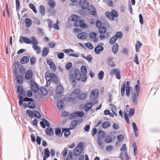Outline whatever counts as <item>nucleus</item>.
<instances>
[{
  "instance_id": "a878e982",
  "label": "nucleus",
  "mask_w": 160,
  "mask_h": 160,
  "mask_svg": "<svg viewBox=\"0 0 160 160\" xmlns=\"http://www.w3.org/2000/svg\"><path fill=\"white\" fill-rule=\"evenodd\" d=\"M89 12L92 15H94L96 13V10L93 6H90L88 9Z\"/></svg>"
},
{
  "instance_id": "412c9836",
  "label": "nucleus",
  "mask_w": 160,
  "mask_h": 160,
  "mask_svg": "<svg viewBox=\"0 0 160 160\" xmlns=\"http://www.w3.org/2000/svg\"><path fill=\"white\" fill-rule=\"evenodd\" d=\"M33 73L31 70H28L25 74V78L27 80L31 79L32 77Z\"/></svg>"
},
{
  "instance_id": "6e6d98bb",
  "label": "nucleus",
  "mask_w": 160,
  "mask_h": 160,
  "mask_svg": "<svg viewBox=\"0 0 160 160\" xmlns=\"http://www.w3.org/2000/svg\"><path fill=\"white\" fill-rule=\"evenodd\" d=\"M55 133L56 135L60 136L61 133V129L58 128H56Z\"/></svg>"
},
{
  "instance_id": "7c9ffc66",
  "label": "nucleus",
  "mask_w": 160,
  "mask_h": 160,
  "mask_svg": "<svg viewBox=\"0 0 160 160\" xmlns=\"http://www.w3.org/2000/svg\"><path fill=\"white\" fill-rule=\"evenodd\" d=\"M142 44V43L139 41H136V43L135 45V49L137 52L139 51V49L141 47Z\"/></svg>"
},
{
  "instance_id": "13d9d810",
  "label": "nucleus",
  "mask_w": 160,
  "mask_h": 160,
  "mask_svg": "<svg viewBox=\"0 0 160 160\" xmlns=\"http://www.w3.org/2000/svg\"><path fill=\"white\" fill-rule=\"evenodd\" d=\"M85 45L89 49H92L93 48L92 45L90 42L87 43L85 44Z\"/></svg>"
},
{
  "instance_id": "c85d7f7f",
  "label": "nucleus",
  "mask_w": 160,
  "mask_h": 160,
  "mask_svg": "<svg viewBox=\"0 0 160 160\" xmlns=\"http://www.w3.org/2000/svg\"><path fill=\"white\" fill-rule=\"evenodd\" d=\"M49 52L48 48L47 47H44L42 51V55L43 57H46L48 54Z\"/></svg>"
},
{
  "instance_id": "4468645a",
  "label": "nucleus",
  "mask_w": 160,
  "mask_h": 160,
  "mask_svg": "<svg viewBox=\"0 0 160 160\" xmlns=\"http://www.w3.org/2000/svg\"><path fill=\"white\" fill-rule=\"evenodd\" d=\"M47 64L49 65L51 70L53 71H55L56 69V67L54 62L51 60L49 59H47Z\"/></svg>"
},
{
  "instance_id": "c9c22d12",
  "label": "nucleus",
  "mask_w": 160,
  "mask_h": 160,
  "mask_svg": "<svg viewBox=\"0 0 160 160\" xmlns=\"http://www.w3.org/2000/svg\"><path fill=\"white\" fill-rule=\"evenodd\" d=\"M117 39V38L114 35L110 38L109 40V43L111 44H112L116 42Z\"/></svg>"
},
{
  "instance_id": "7ed1b4c3",
  "label": "nucleus",
  "mask_w": 160,
  "mask_h": 160,
  "mask_svg": "<svg viewBox=\"0 0 160 160\" xmlns=\"http://www.w3.org/2000/svg\"><path fill=\"white\" fill-rule=\"evenodd\" d=\"M19 42L22 43L24 42L26 44H32L33 43H37V39L33 36L30 37V38L26 37L21 36L20 37Z\"/></svg>"
},
{
  "instance_id": "39448f33",
  "label": "nucleus",
  "mask_w": 160,
  "mask_h": 160,
  "mask_svg": "<svg viewBox=\"0 0 160 160\" xmlns=\"http://www.w3.org/2000/svg\"><path fill=\"white\" fill-rule=\"evenodd\" d=\"M105 15L106 17L110 20L114 21L115 18L118 16V14L117 11L115 10H112L111 12L107 11L105 12Z\"/></svg>"
},
{
  "instance_id": "c03bdc74",
  "label": "nucleus",
  "mask_w": 160,
  "mask_h": 160,
  "mask_svg": "<svg viewBox=\"0 0 160 160\" xmlns=\"http://www.w3.org/2000/svg\"><path fill=\"white\" fill-rule=\"evenodd\" d=\"M45 155L46 158H48L50 156V152L47 148H45L44 149Z\"/></svg>"
},
{
  "instance_id": "9d476101",
  "label": "nucleus",
  "mask_w": 160,
  "mask_h": 160,
  "mask_svg": "<svg viewBox=\"0 0 160 160\" xmlns=\"http://www.w3.org/2000/svg\"><path fill=\"white\" fill-rule=\"evenodd\" d=\"M64 88L62 86L59 85L58 86L56 89V97L59 98L62 96V93L63 92Z\"/></svg>"
},
{
  "instance_id": "69168bd1",
  "label": "nucleus",
  "mask_w": 160,
  "mask_h": 160,
  "mask_svg": "<svg viewBox=\"0 0 160 160\" xmlns=\"http://www.w3.org/2000/svg\"><path fill=\"white\" fill-rule=\"evenodd\" d=\"M47 21L48 22V26L50 28H52V27L53 24L52 21L49 19H47Z\"/></svg>"
},
{
  "instance_id": "e433bc0d",
  "label": "nucleus",
  "mask_w": 160,
  "mask_h": 160,
  "mask_svg": "<svg viewBox=\"0 0 160 160\" xmlns=\"http://www.w3.org/2000/svg\"><path fill=\"white\" fill-rule=\"evenodd\" d=\"M86 34L85 32H82L78 35V37L81 39H83L86 38Z\"/></svg>"
},
{
  "instance_id": "0eeeda50",
  "label": "nucleus",
  "mask_w": 160,
  "mask_h": 160,
  "mask_svg": "<svg viewBox=\"0 0 160 160\" xmlns=\"http://www.w3.org/2000/svg\"><path fill=\"white\" fill-rule=\"evenodd\" d=\"M81 92L80 90L78 89L75 90L69 96L68 100L69 102H72L77 98L78 95Z\"/></svg>"
},
{
  "instance_id": "423d86ee",
  "label": "nucleus",
  "mask_w": 160,
  "mask_h": 160,
  "mask_svg": "<svg viewBox=\"0 0 160 160\" xmlns=\"http://www.w3.org/2000/svg\"><path fill=\"white\" fill-rule=\"evenodd\" d=\"M83 143L82 142H79L77 146L73 150V152L74 155L78 156L82 152L83 149Z\"/></svg>"
},
{
  "instance_id": "09e8293b",
  "label": "nucleus",
  "mask_w": 160,
  "mask_h": 160,
  "mask_svg": "<svg viewBox=\"0 0 160 160\" xmlns=\"http://www.w3.org/2000/svg\"><path fill=\"white\" fill-rule=\"evenodd\" d=\"M104 140L105 142L108 143L111 142L112 138L110 136H107L105 137Z\"/></svg>"
},
{
  "instance_id": "49530a36",
  "label": "nucleus",
  "mask_w": 160,
  "mask_h": 160,
  "mask_svg": "<svg viewBox=\"0 0 160 160\" xmlns=\"http://www.w3.org/2000/svg\"><path fill=\"white\" fill-rule=\"evenodd\" d=\"M39 11L42 15H44L45 12V8L44 6L42 5H41L40 6Z\"/></svg>"
},
{
  "instance_id": "6ab92c4d",
  "label": "nucleus",
  "mask_w": 160,
  "mask_h": 160,
  "mask_svg": "<svg viewBox=\"0 0 160 160\" xmlns=\"http://www.w3.org/2000/svg\"><path fill=\"white\" fill-rule=\"evenodd\" d=\"M31 87L32 91L36 92L39 90V88L37 84L34 82H32L31 83Z\"/></svg>"
},
{
  "instance_id": "4d7b16f0",
  "label": "nucleus",
  "mask_w": 160,
  "mask_h": 160,
  "mask_svg": "<svg viewBox=\"0 0 160 160\" xmlns=\"http://www.w3.org/2000/svg\"><path fill=\"white\" fill-rule=\"evenodd\" d=\"M103 139V138L102 137H98L97 139V142L99 146H101L102 144V140Z\"/></svg>"
},
{
  "instance_id": "bb28decb",
  "label": "nucleus",
  "mask_w": 160,
  "mask_h": 160,
  "mask_svg": "<svg viewBox=\"0 0 160 160\" xmlns=\"http://www.w3.org/2000/svg\"><path fill=\"white\" fill-rule=\"evenodd\" d=\"M92 105V102H88L84 106V109L86 111H88L90 110Z\"/></svg>"
},
{
  "instance_id": "3c124183",
  "label": "nucleus",
  "mask_w": 160,
  "mask_h": 160,
  "mask_svg": "<svg viewBox=\"0 0 160 160\" xmlns=\"http://www.w3.org/2000/svg\"><path fill=\"white\" fill-rule=\"evenodd\" d=\"M106 31V29L104 27H101L99 29V32L101 33H105Z\"/></svg>"
},
{
  "instance_id": "6e6552de",
  "label": "nucleus",
  "mask_w": 160,
  "mask_h": 160,
  "mask_svg": "<svg viewBox=\"0 0 160 160\" xmlns=\"http://www.w3.org/2000/svg\"><path fill=\"white\" fill-rule=\"evenodd\" d=\"M26 113L29 117L31 118H33V117H34L37 118H40L41 117L40 114L37 110H34L33 112H32L30 110H27Z\"/></svg>"
},
{
  "instance_id": "b1692460",
  "label": "nucleus",
  "mask_w": 160,
  "mask_h": 160,
  "mask_svg": "<svg viewBox=\"0 0 160 160\" xmlns=\"http://www.w3.org/2000/svg\"><path fill=\"white\" fill-rule=\"evenodd\" d=\"M46 132L47 135L50 136L53 134V130L51 127H49L46 129Z\"/></svg>"
},
{
  "instance_id": "f03ea898",
  "label": "nucleus",
  "mask_w": 160,
  "mask_h": 160,
  "mask_svg": "<svg viewBox=\"0 0 160 160\" xmlns=\"http://www.w3.org/2000/svg\"><path fill=\"white\" fill-rule=\"evenodd\" d=\"M79 17L76 14L72 15L70 18V20L72 21H75L74 22V25L75 27H78L80 26L81 28H86L87 27V25L84 23V20L83 19L78 20Z\"/></svg>"
},
{
  "instance_id": "603ef678",
  "label": "nucleus",
  "mask_w": 160,
  "mask_h": 160,
  "mask_svg": "<svg viewBox=\"0 0 160 160\" xmlns=\"http://www.w3.org/2000/svg\"><path fill=\"white\" fill-rule=\"evenodd\" d=\"M77 117H82L84 115V113L82 111H78L76 112Z\"/></svg>"
},
{
  "instance_id": "ddd939ff",
  "label": "nucleus",
  "mask_w": 160,
  "mask_h": 160,
  "mask_svg": "<svg viewBox=\"0 0 160 160\" xmlns=\"http://www.w3.org/2000/svg\"><path fill=\"white\" fill-rule=\"evenodd\" d=\"M109 73L111 75L115 74L116 78L118 79H120L121 78L120 70L117 68H115L112 69L109 72Z\"/></svg>"
},
{
  "instance_id": "1a4fd4ad",
  "label": "nucleus",
  "mask_w": 160,
  "mask_h": 160,
  "mask_svg": "<svg viewBox=\"0 0 160 160\" xmlns=\"http://www.w3.org/2000/svg\"><path fill=\"white\" fill-rule=\"evenodd\" d=\"M99 94L98 90L97 89H95L92 90L90 95V98L91 100L92 101H94L98 98Z\"/></svg>"
},
{
  "instance_id": "4be33fe9",
  "label": "nucleus",
  "mask_w": 160,
  "mask_h": 160,
  "mask_svg": "<svg viewBox=\"0 0 160 160\" xmlns=\"http://www.w3.org/2000/svg\"><path fill=\"white\" fill-rule=\"evenodd\" d=\"M78 123V121L77 120H74L72 121L70 124L69 128L70 129H72L77 125Z\"/></svg>"
},
{
  "instance_id": "dca6fc26",
  "label": "nucleus",
  "mask_w": 160,
  "mask_h": 160,
  "mask_svg": "<svg viewBox=\"0 0 160 160\" xmlns=\"http://www.w3.org/2000/svg\"><path fill=\"white\" fill-rule=\"evenodd\" d=\"M37 42L36 43H33L32 47L34 50L36 51V52L37 54H39L41 52V50L40 48L38 45V42L37 40Z\"/></svg>"
},
{
  "instance_id": "79ce46f5",
  "label": "nucleus",
  "mask_w": 160,
  "mask_h": 160,
  "mask_svg": "<svg viewBox=\"0 0 160 160\" xmlns=\"http://www.w3.org/2000/svg\"><path fill=\"white\" fill-rule=\"evenodd\" d=\"M114 36L117 38V39H121L122 36V33L121 32H117Z\"/></svg>"
},
{
  "instance_id": "e2e57ef3",
  "label": "nucleus",
  "mask_w": 160,
  "mask_h": 160,
  "mask_svg": "<svg viewBox=\"0 0 160 160\" xmlns=\"http://www.w3.org/2000/svg\"><path fill=\"white\" fill-rule=\"evenodd\" d=\"M134 62L137 64H139V62L138 58V55L137 54L135 55L134 58Z\"/></svg>"
},
{
  "instance_id": "4c0bfd02",
  "label": "nucleus",
  "mask_w": 160,
  "mask_h": 160,
  "mask_svg": "<svg viewBox=\"0 0 160 160\" xmlns=\"http://www.w3.org/2000/svg\"><path fill=\"white\" fill-rule=\"evenodd\" d=\"M17 91L21 95H25V94L23 93V90L22 87L21 86H18V87Z\"/></svg>"
},
{
  "instance_id": "774afa93",
  "label": "nucleus",
  "mask_w": 160,
  "mask_h": 160,
  "mask_svg": "<svg viewBox=\"0 0 160 160\" xmlns=\"http://www.w3.org/2000/svg\"><path fill=\"white\" fill-rule=\"evenodd\" d=\"M117 139L119 142H121L123 141V136L122 134H120L118 135L117 137Z\"/></svg>"
},
{
  "instance_id": "a18cd8bd",
  "label": "nucleus",
  "mask_w": 160,
  "mask_h": 160,
  "mask_svg": "<svg viewBox=\"0 0 160 160\" xmlns=\"http://www.w3.org/2000/svg\"><path fill=\"white\" fill-rule=\"evenodd\" d=\"M96 36V34L93 32H91L90 34V37L91 38H94V42H96L97 41V39L96 38H95Z\"/></svg>"
},
{
  "instance_id": "a211bd4d",
  "label": "nucleus",
  "mask_w": 160,
  "mask_h": 160,
  "mask_svg": "<svg viewBox=\"0 0 160 160\" xmlns=\"http://www.w3.org/2000/svg\"><path fill=\"white\" fill-rule=\"evenodd\" d=\"M87 92H83L78 94L77 98L79 100H83L85 99L88 95Z\"/></svg>"
},
{
  "instance_id": "c756f323",
  "label": "nucleus",
  "mask_w": 160,
  "mask_h": 160,
  "mask_svg": "<svg viewBox=\"0 0 160 160\" xmlns=\"http://www.w3.org/2000/svg\"><path fill=\"white\" fill-rule=\"evenodd\" d=\"M118 44L117 43H114L112 46V51L114 54H116L118 51Z\"/></svg>"
},
{
  "instance_id": "9b49d317",
  "label": "nucleus",
  "mask_w": 160,
  "mask_h": 160,
  "mask_svg": "<svg viewBox=\"0 0 160 160\" xmlns=\"http://www.w3.org/2000/svg\"><path fill=\"white\" fill-rule=\"evenodd\" d=\"M81 71L82 75V81L83 82H85L87 78V68L84 65H82L81 68Z\"/></svg>"
},
{
  "instance_id": "37998d69",
  "label": "nucleus",
  "mask_w": 160,
  "mask_h": 160,
  "mask_svg": "<svg viewBox=\"0 0 160 160\" xmlns=\"http://www.w3.org/2000/svg\"><path fill=\"white\" fill-rule=\"evenodd\" d=\"M28 107L29 108H34L35 107V105L34 103L32 102V101H31L30 102L28 103Z\"/></svg>"
},
{
  "instance_id": "f3484780",
  "label": "nucleus",
  "mask_w": 160,
  "mask_h": 160,
  "mask_svg": "<svg viewBox=\"0 0 160 160\" xmlns=\"http://www.w3.org/2000/svg\"><path fill=\"white\" fill-rule=\"evenodd\" d=\"M138 93L133 92L131 96V100L132 103L133 104L136 105L137 103V98L138 96Z\"/></svg>"
},
{
  "instance_id": "5701e85b",
  "label": "nucleus",
  "mask_w": 160,
  "mask_h": 160,
  "mask_svg": "<svg viewBox=\"0 0 160 160\" xmlns=\"http://www.w3.org/2000/svg\"><path fill=\"white\" fill-rule=\"evenodd\" d=\"M57 106L59 110H62L64 108V104L63 102L61 100H59L57 102Z\"/></svg>"
},
{
  "instance_id": "f8f14e48",
  "label": "nucleus",
  "mask_w": 160,
  "mask_h": 160,
  "mask_svg": "<svg viewBox=\"0 0 160 160\" xmlns=\"http://www.w3.org/2000/svg\"><path fill=\"white\" fill-rule=\"evenodd\" d=\"M109 73L111 75L115 74L116 78L118 79H120L121 78L120 70L117 68H115L112 69L109 72Z\"/></svg>"
},
{
  "instance_id": "ea45409f",
  "label": "nucleus",
  "mask_w": 160,
  "mask_h": 160,
  "mask_svg": "<svg viewBox=\"0 0 160 160\" xmlns=\"http://www.w3.org/2000/svg\"><path fill=\"white\" fill-rule=\"evenodd\" d=\"M17 80L18 83L21 84L23 82L22 76L20 75H18L17 77Z\"/></svg>"
},
{
  "instance_id": "052dcab7",
  "label": "nucleus",
  "mask_w": 160,
  "mask_h": 160,
  "mask_svg": "<svg viewBox=\"0 0 160 160\" xmlns=\"http://www.w3.org/2000/svg\"><path fill=\"white\" fill-rule=\"evenodd\" d=\"M104 72L102 71H100L98 74V78L100 79L101 80L102 79L103 77Z\"/></svg>"
},
{
  "instance_id": "680f3d73",
  "label": "nucleus",
  "mask_w": 160,
  "mask_h": 160,
  "mask_svg": "<svg viewBox=\"0 0 160 160\" xmlns=\"http://www.w3.org/2000/svg\"><path fill=\"white\" fill-rule=\"evenodd\" d=\"M72 67V63L71 62H69L66 65V68L67 70H69Z\"/></svg>"
},
{
  "instance_id": "2eb2a0df",
  "label": "nucleus",
  "mask_w": 160,
  "mask_h": 160,
  "mask_svg": "<svg viewBox=\"0 0 160 160\" xmlns=\"http://www.w3.org/2000/svg\"><path fill=\"white\" fill-rule=\"evenodd\" d=\"M79 5L82 8L86 9L88 7L89 3L85 0H81L79 2Z\"/></svg>"
},
{
  "instance_id": "f704fd0d",
  "label": "nucleus",
  "mask_w": 160,
  "mask_h": 160,
  "mask_svg": "<svg viewBox=\"0 0 160 160\" xmlns=\"http://www.w3.org/2000/svg\"><path fill=\"white\" fill-rule=\"evenodd\" d=\"M132 125L133 128L134 129V131L135 132V135L136 137H137L138 135V129L136 126V124L134 122H133L132 124Z\"/></svg>"
},
{
  "instance_id": "5fc2aeb1",
  "label": "nucleus",
  "mask_w": 160,
  "mask_h": 160,
  "mask_svg": "<svg viewBox=\"0 0 160 160\" xmlns=\"http://www.w3.org/2000/svg\"><path fill=\"white\" fill-rule=\"evenodd\" d=\"M64 131V136L65 137H67L70 133V132L68 129H65L63 130V131Z\"/></svg>"
},
{
  "instance_id": "72a5a7b5",
  "label": "nucleus",
  "mask_w": 160,
  "mask_h": 160,
  "mask_svg": "<svg viewBox=\"0 0 160 160\" xmlns=\"http://www.w3.org/2000/svg\"><path fill=\"white\" fill-rule=\"evenodd\" d=\"M110 125V122L108 121H105L102 124V128L106 129L108 128Z\"/></svg>"
},
{
  "instance_id": "de8ad7c7",
  "label": "nucleus",
  "mask_w": 160,
  "mask_h": 160,
  "mask_svg": "<svg viewBox=\"0 0 160 160\" xmlns=\"http://www.w3.org/2000/svg\"><path fill=\"white\" fill-rule=\"evenodd\" d=\"M40 90L42 93L43 95H46L48 94V91L44 88L41 87L40 88Z\"/></svg>"
},
{
  "instance_id": "20e7f679",
  "label": "nucleus",
  "mask_w": 160,
  "mask_h": 160,
  "mask_svg": "<svg viewBox=\"0 0 160 160\" xmlns=\"http://www.w3.org/2000/svg\"><path fill=\"white\" fill-rule=\"evenodd\" d=\"M45 76L47 81V84L48 82L49 84L50 81L55 82H57L58 81V78L54 73H50L49 72H47L45 73Z\"/></svg>"
},
{
  "instance_id": "0e129e2a",
  "label": "nucleus",
  "mask_w": 160,
  "mask_h": 160,
  "mask_svg": "<svg viewBox=\"0 0 160 160\" xmlns=\"http://www.w3.org/2000/svg\"><path fill=\"white\" fill-rule=\"evenodd\" d=\"M97 129L95 128H93L92 131V137H94L95 135L97 134Z\"/></svg>"
},
{
  "instance_id": "cd10ccee",
  "label": "nucleus",
  "mask_w": 160,
  "mask_h": 160,
  "mask_svg": "<svg viewBox=\"0 0 160 160\" xmlns=\"http://www.w3.org/2000/svg\"><path fill=\"white\" fill-rule=\"evenodd\" d=\"M29 58L27 56H24L22 57L20 60V62L22 64H24L27 63L29 61Z\"/></svg>"
},
{
  "instance_id": "8fccbe9b",
  "label": "nucleus",
  "mask_w": 160,
  "mask_h": 160,
  "mask_svg": "<svg viewBox=\"0 0 160 160\" xmlns=\"http://www.w3.org/2000/svg\"><path fill=\"white\" fill-rule=\"evenodd\" d=\"M77 117L76 112L72 113L69 116V118L70 119H74Z\"/></svg>"
},
{
  "instance_id": "864d4df0",
  "label": "nucleus",
  "mask_w": 160,
  "mask_h": 160,
  "mask_svg": "<svg viewBox=\"0 0 160 160\" xmlns=\"http://www.w3.org/2000/svg\"><path fill=\"white\" fill-rule=\"evenodd\" d=\"M48 4L50 7L52 8H54L55 6V3L54 1H51L48 2Z\"/></svg>"
},
{
  "instance_id": "338daca9",
  "label": "nucleus",
  "mask_w": 160,
  "mask_h": 160,
  "mask_svg": "<svg viewBox=\"0 0 160 160\" xmlns=\"http://www.w3.org/2000/svg\"><path fill=\"white\" fill-rule=\"evenodd\" d=\"M58 23H59V22L58 21V20L57 19V20L56 23L54 24L53 25V28L55 29L58 30L59 29V27L58 25Z\"/></svg>"
},
{
  "instance_id": "58836bf2",
  "label": "nucleus",
  "mask_w": 160,
  "mask_h": 160,
  "mask_svg": "<svg viewBox=\"0 0 160 160\" xmlns=\"http://www.w3.org/2000/svg\"><path fill=\"white\" fill-rule=\"evenodd\" d=\"M126 85L125 82H124V83L122 85L121 87V93L122 96L124 95Z\"/></svg>"
},
{
  "instance_id": "2f4dec72",
  "label": "nucleus",
  "mask_w": 160,
  "mask_h": 160,
  "mask_svg": "<svg viewBox=\"0 0 160 160\" xmlns=\"http://www.w3.org/2000/svg\"><path fill=\"white\" fill-rule=\"evenodd\" d=\"M103 49L102 47L98 45L95 48V52L97 54H99V52L102 51Z\"/></svg>"
},
{
  "instance_id": "393cba45",
  "label": "nucleus",
  "mask_w": 160,
  "mask_h": 160,
  "mask_svg": "<svg viewBox=\"0 0 160 160\" xmlns=\"http://www.w3.org/2000/svg\"><path fill=\"white\" fill-rule=\"evenodd\" d=\"M73 154L72 152H69L67 156L63 157L64 160H73Z\"/></svg>"
},
{
  "instance_id": "473e14b6",
  "label": "nucleus",
  "mask_w": 160,
  "mask_h": 160,
  "mask_svg": "<svg viewBox=\"0 0 160 160\" xmlns=\"http://www.w3.org/2000/svg\"><path fill=\"white\" fill-rule=\"evenodd\" d=\"M25 23H26V26L27 27H30L32 24L31 20L29 18H26L25 20Z\"/></svg>"
},
{
  "instance_id": "aec40b11",
  "label": "nucleus",
  "mask_w": 160,
  "mask_h": 160,
  "mask_svg": "<svg viewBox=\"0 0 160 160\" xmlns=\"http://www.w3.org/2000/svg\"><path fill=\"white\" fill-rule=\"evenodd\" d=\"M113 58L111 57H109L108 58V65L111 67L113 68L115 67L116 65L115 63L112 61Z\"/></svg>"
},
{
  "instance_id": "f257e3e1",
  "label": "nucleus",
  "mask_w": 160,
  "mask_h": 160,
  "mask_svg": "<svg viewBox=\"0 0 160 160\" xmlns=\"http://www.w3.org/2000/svg\"><path fill=\"white\" fill-rule=\"evenodd\" d=\"M69 72V79L72 82V84L75 85L76 84V79L78 81L83 82L82 81V75H81L80 70L76 69L74 70V74L73 73L72 71L70 70Z\"/></svg>"
},
{
  "instance_id": "a19ab883",
  "label": "nucleus",
  "mask_w": 160,
  "mask_h": 160,
  "mask_svg": "<svg viewBox=\"0 0 160 160\" xmlns=\"http://www.w3.org/2000/svg\"><path fill=\"white\" fill-rule=\"evenodd\" d=\"M29 8L32 9L35 13H37V11L36 9L35 6L32 3H30L29 5Z\"/></svg>"
},
{
  "instance_id": "bf43d9fd",
  "label": "nucleus",
  "mask_w": 160,
  "mask_h": 160,
  "mask_svg": "<svg viewBox=\"0 0 160 160\" xmlns=\"http://www.w3.org/2000/svg\"><path fill=\"white\" fill-rule=\"evenodd\" d=\"M107 3L109 6L112 7H114L113 2L112 0H108L107 1Z\"/></svg>"
}]
</instances>
